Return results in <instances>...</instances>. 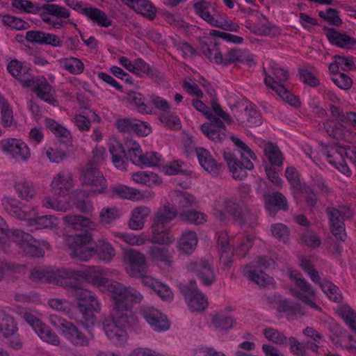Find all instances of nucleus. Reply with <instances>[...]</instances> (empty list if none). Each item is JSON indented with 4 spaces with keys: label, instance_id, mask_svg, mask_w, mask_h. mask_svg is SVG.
I'll return each mask as SVG.
<instances>
[{
    "label": "nucleus",
    "instance_id": "f257e3e1",
    "mask_svg": "<svg viewBox=\"0 0 356 356\" xmlns=\"http://www.w3.org/2000/svg\"><path fill=\"white\" fill-rule=\"evenodd\" d=\"M83 277L102 291L111 293L114 300L111 317L120 327L125 330H136L138 327V320L131 309V304L141 302L143 296L139 291L133 287H126L120 282L110 280L101 272L87 273Z\"/></svg>",
    "mask_w": 356,
    "mask_h": 356
},
{
    "label": "nucleus",
    "instance_id": "f03ea898",
    "mask_svg": "<svg viewBox=\"0 0 356 356\" xmlns=\"http://www.w3.org/2000/svg\"><path fill=\"white\" fill-rule=\"evenodd\" d=\"M101 272L107 277L106 273L102 270L95 268H84L81 270H68L67 268H33L29 277L33 282L56 283L65 287L75 290V296L81 301L77 305H83L96 313L101 311V303L97 296L92 291L83 289L80 286L81 282H86L95 286L83 277L87 273Z\"/></svg>",
    "mask_w": 356,
    "mask_h": 356
},
{
    "label": "nucleus",
    "instance_id": "7ed1b4c3",
    "mask_svg": "<svg viewBox=\"0 0 356 356\" xmlns=\"http://www.w3.org/2000/svg\"><path fill=\"white\" fill-rule=\"evenodd\" d=\"M214 217L220 221H226L229 217L239 225L250 224L254 216L246 206L241 207L236 202L227 197H220L213 206Z\"/></svg>",
    "mask_w": 356,
    "mask_h": 356
},
{
    "label": "nucleus",
    "instance_id": "20e7f679",
    "mask_svg": "<svg viewBox=\"0 0 356 356\" xmlns=\"http://www.w3.org/2000/svg\"><path fill=\"white\" fill-rule=\"evenodd\" d=\"M266 76L264 83L267 87L273 90L282 100L293 106H298L300 104L298 98L293 95L286 86V83L289 79V73L287 70L275 65L270 70V74H266L264 70Z\"/></svg>",
    "mask_w": 356,
    "mask_h": 356
},
{
    "label": "nucleus",
    "instance_id": "39448f33",
    "mask_svg": "<svg viewBox=\"0 0 356 356\" xmlns=\"http://www.w3.org/2000/svg\"><path fill=\"white\" fill-rule=\"evenodd\" d=\"M212 106L213 117L209 119L210 122L203 124L200 129L209 140L218 143L227 138L226 124H231L232 120L216 101H212Z\"/></svg>",
    "mask_w": 356,
    "mask_h": 356
},
{
    "label": "nucleus",
    "instance_id": "423d86ee",
    "mask_svg": "<svg viewBox=\"0 0 356 356\" xmlns=\"http://www.w3.org/2000/svg\"><path fill=\"white\" fill-rule=\"evenodd\" d=\"M93 236L89 232L67 236L65 243L71 250V257L81 261H88L94 256V250L86 246L92 242Z\"/></svg>",
    "mask_w": 356,
    "mask_h": 356
},
{
    "label": "nucleus",
    "instance_id": "0eeeda50",
    "mask_svg": "<svg viewBox=\"0 0 356 356\" xmlns=\"http://www.w3.org/2000/svg\"><path fill=\"white\" fill-rule=\"evenodd\" d=\"M289 276L290 280L293 282L296 286V288H291L290 289L291 295L310 308L321 312V308L316 305L314 301L316 292L311 284L296 270L291 271Z\"/></svg>",
    "mask_w": 356,
    "mask_h": 356
},
{
    "label": "nucleus",
    "instance_id": "6e6552de",
    "mask_svg": "<svg viewBox=\"0 0 356 356\" xmlns=\"http://www.w3.org/2000/svg\"><path fill=\"white\" fill-rule=\"evenodd\" d=\"M70 15V11L66 8L51 3L43 6L40 17L48 26V29H60L65 27L68 22L66 19L69 18Z\"/></svg>",
    "mask_w": 356,
    "mask_h": 356
},
{
    "label": "nucleus",
    "instance_id": "1a4fd4ad",
    "mask_svg": "<svg viewBox=\"0 0 356 356\" xmlns=\"http://www.w3.org/2000/svg\"><path fill=\"white\" fill-rule=\"evenodd\" d=\"M178 286L191 311L202 312L207 308V298L199 291L195 280H191L189 283H179Z\"/></svg>",
    "mask_w": 356,
    "mask_h": 356
},
{
    "label": "nucleus",
    "instance_id": "9d476101",
    "mask_svg": "<svg viewBox=\"0 0 356 356\" xmlns=\"http://www.w3.org/2000/svg\"><path fill=\"white\" fill-rule=\"evenodd\" d=\"M0 151L9 158L26 162L31 158V150L20 138H8L0 140Z\"/></svg>",
    "mask_w": 356,
    "mask_h": 356
},
{
    "label": "nucleus",
    "instance_id": "9b49d317",
    "mask_svg": "<svg viewBox=\"0 0 356 356\" xmlns=\"http://www.w3.org/2000/svg\"><path fill=\"white\" fill-rule=\"evenodd\" d=\"M245 26L257 35L275 37L281 33L278 26L268 22L258 11L248 17L245 22Z\"/></svg>",
    "mask_w": 356,
    "mask_h": 356
},
{
    "label": "nucleus",
    "instance_id": "f8f14e48",
    "mask_svg": "<svg viewBox=\"0 0 356 356\" xmlns=\"http://www.w3.org/2000/svg\"><path fill=\"white\" fill-rule=\"evenodd\" d=\"M223 159L232 178L236 180L245 179L248 175V171L254 168L250 157H241L242 160H240L234 154L224 152Z\"/></svg>",
    "mask_w": 356,
    "mask_h": 356
},
{
    "label": "nucleus",
    "instance_id": "ddd939ff",
    "mask_svg": "<svg viewBox=\"0 0 356 356\" xmlns=\"http://www.w3.org/2000/svg\"><path fill=\"white\" fill-rule=\"evenodd\" d=\"M80 180L83 185L91 187L95 192H106V179L99 168L90 163L81 169Z\"/></svg>",
    "mask_w": 356,
    "mask_h": 356
},
{
    "label": "nucleus",
    "instance_id": "4468645a",
    "mask_svg": "<svg viewBox=\"0 0 356 356\" xmlns=\"http://www.w3.org/2000/svg\"><path fill=\"white\" fill-rule=\"evenodd\" d=\"M22 317L23 319L32 327L42 340L54 346L60 345L58 336L40 318L31 313L26 312L24 313Z\"/></svg>",
    "mask_w": 356,
    "mask_h": 356
},
{
    "label": "nucleus",
    "instance_id": "2eb2a0df",
    "mask_svg": "<svg viewBox=\"0 0 356 356\" xmlns=\"http://www.w3.org/2000/svg\"><path fill=\"white\" fill-rule=\"evenodd\" d=\"M24 88H31L38 97L51 104L56 105V91L44 76L35 78L33 76Z\"/></svg>",
    "mask_w": 356,
    "mask_h": 356
},
{
    "label": "nucleus",
    "instance_id": "dca6fc26",
    "mask_svg": "<svg viewBox=\"0 0 356 356\" xmlns=\"http://www.w3.org/2000/svg\"><path fill=\"white\" fill-rule=\"evenodd\" d=\"M74 184L72 172L68 169H63L53 176L50 188L52 193L63 197L70 193Z\"/></svg>",
    "mask_w": 356,
    "mask_h": 356
},
{
    "label": "nucleus",
    "instance_id": "f3484780",
    "mask_svg": "<svg viewBox=\"0 0 356 356\" xmlns=\"http://www.w3.org/2000/svg\"><path fill=\"white\" fill-rule=\"evenodd\" d=\"M195 153L202 168L211 176L217 177L222 172V164L216 161L209 150L203 147H196Z\"/></svg>",
    "mask_w": 356,
    "mask_h": 356
},
{
    "label": "nucleus",
    "instance_id": "a211bd4d",
    "mask_svg": "<svg viewBox=\"0 0 356 356\" xmlns=\"http://www.w3.org/2000/svg\"><path fill=\"white\" fill-rule=\"evenodd\" d=\"M141 314L155 331H165L170 327V323L166 317L152 307H143Z\"/></svg>",
    "mask_w": 356,
    "mask_h": 356
},
{
    "label": "nucleus",
    "instance_id": "6ab92c4d",
    "mask_svg": "<svg viewBox=\"0 0 356 356\" xmlns=\"http://www.w3.org/2000/svg\"><path fill=\"white\" fill-rule=\"evenodd\" d=\"M285 177L289 182L292 195L297 202H300V193L312 192V187L306 184H302L300 175L294 167H288L285 170Z\"/></svg>",
    "mask_w": 356,
    "mask_h": 356
},
{
    "label": "nucleus",
    "instance_id": "aec40b11",
    "mask_svg": "<svg viewBox=\"0 0 356 356\" xmlns=\"http://www.w3.org/2000/svg\"><path fill=\"white\" fill-rule=\"evenodd\" d=\"M131 161L138 166H157L161 161V155L155 152L144 153L141 147L128 153Z\"/></svg>",
    "mask_w": 356,
    "mask_h": 356
},
{
    "label": "nucleus",
    "instance_id": "412c9836",
    "mask_svg": "<svg viewBox=\"0 0 356 356\" xmlns=\"http://www.w3.org/2000/svg\"><path fill=\"white\" fill-rule=\"evenodd\" d=\"M105 193H107L109 196L113 197L131 201H140L145 198V195L140 191L120 184L111 185L108 191Z\"/></svg>",
    "mask_w": 356,
    "mask_h": 356
},
{
    "label": "nucleus",
    "instance_id": "4be33fe9",
    "mask_svg": "<svg viewBox=\"0 0 356 356\" xmlns=\"http://www.w3.org/2000/svg\"><path fill=\"white\" fill-rule=\"evenodd\" d=\"M237 121L248 127H257L261 124V117L254 105L248 104L245 107L235 113Z\"/></svg>",
    "mask_w": 356,
    "mask_h": 356
},
{
    "label": "nucleus",
    "instance_id": "5701e85b",
    "mask_svg": "<svg viewBox=\"0 0 356 356\" xmlns=\"http://www.w3.org/2000/svg\"><path fill=\"white\" fill-rule=\"evenodd\" d=\"M235 63H241L250 67L256 64L254 56L248 50L232 49L225 54L222 65H228Z\"/></svg>",
    "mask_w": 356,
    "mask_h": 356
},
{
    "label": "nucleus",
    "instance_id": "b1692460",
    "mask_svg": "<svg viewBox=\"0 0 356 356\" xmlns=\"http://www.w3.org/2000/svg\"><path fill=\"white\" fill-rule=\"evenodd\" d=\"M103 329L108 339L116 345H122L127 341V334L124 327L111 319H106L103 322Z\"/></svg>",
    "mask_w": 356,
    "mask_h": 356
},
{
    "label": "nucleus",
    "instance_id": "393cba45",
    "mask_svg": "<svg viewBox=\"0 0 356 356\" xmlns=\"http://www.w3.org/2000/svg\"><path fill=\"white\" fill-rule=\"evenodd\" d=\"M63 220L67 226L75 230L86 229L96 231L99 227L98 222L81 215H66L63 218Z\"/></svg>",
    "mask_w": 356,
    "mask_h": 356
},
{
    "label": "nucleus",
    "instance_id": "a878e982",
    "mask_svg": "<svg viewBox=\"0 0 356 356\" xmlns=\"http://www.w3.org/2000/svg\"><path fill=\"white\" fill-rule=\"evenodd\" d=\"M7 70L12 76L19 81L23 87L26 86L33 76L31 69L16 59L8 63Z\"/></svg>",
    "mask_w": 356,
    "mask_h": 356
},
{
    "label": "nucleus",
    "instance_id": "bb28decb",
    "mask_svg": "<svg viewBox=\"0 0 356 356\" xmlns=\"http://www.w3.org/2000/svg\"><path fill=\"white\" fill-rule=\"evenodd\" d=\"M326 213L329 218L330 227L332 233L341 241L346 237L344 223L341 211L334 207H328Z\"/></svg>",
    "mask_w": 356,
    "mask_h": 356
},
{
    "label": "nucleus",
    "instance_id": "cd10ccee",
    "mask_svg": "<svg viewBox=\"0 0 356 356\" xmlns=\"http://www.w3.org/2000/svg\"><path fill=\"white\" fill-rule=\"evenodd\" d=\"M72 344L77 346H88L90 342L93 340L94 334L90 331H88L86 334L74 325L72 323L63 334Z\"/></svg>",
    "mask_w": 356,
    "mask_h": 356
},
{
    "label": "nucleus",
    "instance_id": "c85d7f7f",
    "mask_svg": "<svg viewBox=\"0 0 356 356\" xmlns=\"http://www.w3.org/2000/svg\"><path fill=\"white\" fill-rule=\"evenodd\" d=\"M200 50L211 62L223 64L224 56L222 55L217 42L213 39L207 38L202 40Z\"/></svg>",
    "mask_w": 356,
    "mask_h": 356
},
{
    "label": "nucleus",
    "instance_id": "c756f323",
    "mask_svg": "<svg viewBox=\"0 0 356 356\" xmlns=\"http://www.w3.org/2000/svg\"><path fill=\"white\" fill-rule=\"evenodd\" d=\"M195 13L212 26L218 25V17L212 14L211 10L215 12L216 9L211 2L206 0H200L194 3Z\"/></svg>",
    "mask_w": 356,
    "mask_h": 356
},
{
    "label": "nucleus",
    "instance_id": "7c9ffc66",
    "mask_svg": "<svg viewBox=\"0 0 356 356\" xmlns=\"http://www.w3.org/2000/svg\"><path fill=\"white\" fill-rule=\"evenodd\" d=\"M94 255L97 254L99 259L105 264L111 262L116 254V251L113 245L105 238H100L95 243Z\"/></svg>",
    "mask_w": 356,
    "mask_h": 356
},
{
    "label": "nucleus",
    "instance_id": "2f4dec72",
    "mask_svg": "<svg viewBox=\"0 0 356 356\" xmlns=\"http://www.w3.org/2000/svg\"><path fill=\"white\" fill-rule=\"evenodd\" d=\"M151 232L152 236L147 238V241L154 244H170L174 241V236L172 231L168 229L166 226L152 224Z\"/></svg>",
    "mask_w": 356,
    "mask_h": 356
},
{
    "label": "nucleus",
    "instance_id": "473e14b6",
    "mask_svg": "<svg viewBox=\"0 0 356 356\" xmlns=\"http://www.w3.org/2000/svg\"><path fill=\"white\" fill-rule=\"evenodd\" d=\"M150 212V209L145 206H139L134 208L131 211V218L128 221L129 228L135 231L142 229Z\"/></svg>",
    "mask_w": 356,
    "mask_h": 356
},
{
    "label": "nucleus",
    "instance_id": "72a5a7b5",
    "mask_svg": "<svg viewBox=\"0 0 356 356\" xmlns=\"http://www.w3.org/2000/svg\"><path fill=\"white\" fill-rule=\"evenodd\" d=\"M82 13L95 24L108 28L112 25V19L102 10L94 7H86L82 9Z\"/></svg>",
    "mask_w": 356,
    "mask_h": 356
},
{
    "label": "nucleus",
    "instance_id": "f704fd0d",
    "mask_svg": "<svg viewBox=\"0 0 356 356\" xmlns=\"http://www.w3.org/2000/svg\"><path fill=\"white\" fill-rule=\"evenodd\" d=\"M147 254L154 263H161L168 266L174 265L173 258L168 248L152 245L149 247Z\"/></svg>",
    "mask_w": 356,
    "mask_h": 356
},
{
    "label": "nucleus",
    "instance_id": "c9c22d12",
    "mask_svg": "<svg viewBox=\"0 0 356 356\" xmlns=\"http://www.w3.org/2000/svg\"><path fill=\"white\" fill-rule=\"evenodd\" d=\"M178 216L176 208L170 204H165L160 207L154 214L152 221L153 224L166 226Z\"/></svg>",
    "mask_w": 356,
    "mask_h": 356
},
{
    "label": "nucleus",
    "instance_id": "e433bc0d",
    "mask_svg": "<svg viewBox=\"0 0 356 356\" xmlns=\"http://www.w3.org/2000/svg\"><path fill=\"white\" fill-rule=\"evenodd\" d=\"M266 209L270 212H277L279 210L286 211L288 202L286 197L280 192H275L264 195Z\"/></svg>",
    "mask_w": 356,
    "mask_h": 356
},
{
    "label": "nucleus",
    "instance_id": "4c0bfd02",
    "mask_svg": "<svg viewBox=\"0 0 356 356\" xmlns=\"http://www.w3.org/2000/svg\"><path fill=\"white\" fill-rule=\"evenodd\" d=\"M58 224V219L54 216H42L35 218H31L26 220V225L30 231L53 229Z\"/></svg>",
    "mask_w": 356,
    "mask_h": 356
},
{
    "label": "nucleus",
    "instance_id": "58836bf2",
    "mask_svg": "<svg viewBox=\"0 0 356 356\" xmlns=\"http://www.w3.org/2000/svg\"><path fill=\"white\" fill-rule=\"evenodd\" d=\"M1 205L3 209L13 217L20 220L26 219V213L22 210L19 206V202L14 197H3Z\"/></svg>",
    "mask_w": 356,
    "mask_h": 356
},
{
    "label": "nucleus",
    "instance_id": "ea45409f",
    "mask_svg": "<svg viewBox=\"0 0 356 356\" xmlns=\"http://www.w3.org/2000/svg\"><path fill=\"white\" fill-rule=\"evenodd\" d=\"M277 310L280 312L284 313L286 318L290 321H293L305 314L302 307L299 303L286 300H282L280 302Z\"/></svg>",
    "mask_w": 356,
    "mask_h": 356
},
{
    "label": "nucleus",
    "instance_id": "a19ab883",
    "mask_svg": "<svg viewBox=\"0 0 356 356\" xmlns=\"http://www.w3.org/2000/svg\"><path fill=\"white\" fill-rule=\"evenodd\" d=\"M326 36L331 43L341 48H350L356 43L353 38L340 33L334 29H328Z\"/></svg>",
    "mask_w": 356,
    "mask_h": 356
},
{
    "label": "nucleus",
    "instance_id": "79ce46f5",
    "mask_svg": "<svg viewBox=\"0 0 356 356\" xmlns=\"http://www.w3.org/2000/svg\"><path fill=\"white\" fill-rule=\"evenodd\" d=\"M123 262L131 267H143L147 264V259L143 252L127 248L123 251Z\"/></svg>",
    "mask_w": 356,
    "mask_h": 356
},
{
    "label": "nucleus",
    "instance_id": "37998d69",
    "mask_svg": "<svg viewBox=\"0 0 356 356\" xmlns=\"http://www.w3.org/2000/svg\"><path fill=\"white\" fill-rule=\"evenodd\" d=\"M0 115L1 122L4 128L16 126L14 119L13 111L9 102L0 95Z\"/></svg>",
    "mask_w": 356,
    "mask_h": 356
},
{
    "label": "nucleus",
    "instance_id": "c03bdc74",
    "mask_svg": "<svg viewBox=\"0 0 356 356\" xmlns=\"http://www.w3.org/2000/svg\"><path fill=\"white\" fill-rule=\"evenodd\" d=\"M14 188L18 197L26 202L32 200L36 195L34 184L26 180L17 181L15 184Z\"/></svg>",
    "mask_w": 356,
    "mask_h": 356
},
{
    "label": "nucleus",
    "instance_id": "a18cd8bd",
    "mask_svg": "<svg viewBox=\"0 0 356 356\" xmlns=\"http://www.w3.org/2000/svg\"><path fill=\"white\" fill-rule=\"evenodd\" d=\"M126 94L128 102L139 113L148 114L152 112V108L145 102V97L141 93L129 90Z\"/></svg>",
    "mask_w": 356,
    "mask_h": 356
},
{
    "label": "nucleus",
    "instance_id": "49530a36",
    "mask_svg": "<svg viewBox=\"0 0 356 356\" xmlns=\"http://www.w3.org/2000/svg\"><path fill=\"white\" fill-rule=\"evenodd\" d=\"M197 242L196 233L193 231L188 230L182 233L178 241V247L182 252L191 253L195 250Z\"/></svg>",
    "mask_w": 356,
    "mask_h": 356
},
{
    "label": "nucleus",
    "instance_id": "de8ad7c7",
    "mask_svg": "<svg viewBox=\"0 0 356 356\" xmlns=\"http://www.w3.org/2000/svg\"><path fill=\"white\" fill-rule=\"evenodd\" d=\"M58 63L63 69L72 74L78 75L84 70V64L79 58L76 57L63 58L58 60Z\"/></svg>",
    "mask_w": 356,
    "mask_h": 356
},
{
    "label": "nucleus",
    "instance_id": "09e8293b",
    "mask_svg": "<svg viewBox=\"0 0 356 356\" xmlns=\"http://www.w3.org/2000/svg\"><path fill=\"white\" fill-rule=\"evenodd\" d=\"M112 235L115 238L119 239V241H115L116 242L123 241L131 246L143 245L147 241V238L142 234L138 235L133 233L113 232Z\"/></svg>",
    "mask_w": 356,
    "mask_h": 356
},
{
    "label": "nucleus",
    "instance_id": "8fccbe9b",
    "mask_svg": "<svg viewBox=\"0 0 356 356\" xmlns=\"http://www.w3.org/2000/svg\"><path fill=\"white\" fill-rule=\"evenodd\" d=\"M218 245L220 248V262L227 266L231 261V256L232 255V249L229 245V237L225 233H220L218 236Z\"/></svg>",
    "mask_w": 356,
    "mask_h": 356
},
{
    "label": "nucleus",
    "instance_id": "3c124183",
    "mask_svg": "<svg viewBox=\"0 0 356 356\" xmlns=\"http://www.w3.org/2000/svg\"><path fill=\"white\" fill-rule=\"evenodd\" d=\"M324 129L330 136L337 140H346L350 134L344 125L333 121L325 122Z\"/></svg>",
    "mask_w": 356,
    "mask_h": 356
},
{
    "label": "nucleus",
    "instance_id": "603ef678",
    "mask_svg": "<svg viewBox=\"0 0 356 356\" xmlns=\"http://www.w3.org/2000/svg\"><path fill=\"white\" fill-rule=\"evenodd\" d=\"M132 179L140 184L152 186L159 185L161 180L157 174L150 171H138L132 174Z\"/></svg>",
    "mask_w": 356,
    "mask_h": 356
},
{
    "label": "nucleus",
    "instance_id": "864d4df0",
    "mask_svg": "<svg viewBox=\"0 0 356 356\" xmlns=\"http://www.w3.org/2000/svg\"><path fill=\"white\" fill-rule=\"evenodd\" d=\"M265 156L271 165L280 167L283 164V155L277 145L268 143L264 147Z\"/></svg>",
    "mask_w": 356,
    "mask_h": 356
},
{
    "label": "nucleus",
    "instance_id": "5fc2aeb1",
    "mask_svg": "<svg viewBox=\"0 0 356 356\" xmlns=\"http://www.w3.org/2000/svg\"><path fill=\"white\" fill-rule=\"evenodd\" d=\"M109 151L112 156V161L115 166L122 170H126V164L124 161L125 151L122 145L116 142L110 146Z\"/></svg>",
    "mask_w": 356,
    "mask_h": 356
},
{
    "label": "nucleus",
    "instance_id": "6e6d98bb",
    "mask_svg": "<svg viewBox=\"0 0 356 356\" xmlns=\"http://www.w3.org/2000/svg\"><path fill=\"white\" fill-rule=\"evenodd\" d=\"M44 122L47 127L62 142L67 143L70 140V132L65 127L50 118H46Z\"/></svg>",
    "mask_w": 356,
    "mask_h": 356
},
{
    "label": "nucleus",
    "instance_id": "4d7b16f0",
    "mask_svg": "<svg viewBox=\"0 0 356 356\" xmlns=\"http://www.w3.org/2000/svg\"><path fill=\"white\" fill-rule=\"evenodd\" d=\"M175 203L181 209L194 207L197 206V200L193 195L181 191H177L174 194Z\"/></svg>",
    "mask_w": 356,
    "mask_h": 356
},
{
    "label": "nucleus",
    "instance_id": "13d9d810",
    "mask_svg": "<svg viewBox=\"0 0 356 356\" xmlns=\"http://www.w3.org/2000/svg\"><path fill=\"white\" fill-rule=\"evenodd\" d=\"M42 203V206L47 209H51L60 212H67L72 207L70 202L62 201L50 196L44 197Z\"/></svg>",
    "mask_w": 356,
    "mask_h": 356
},
{
    "label": "nucleus",
    "instance_id": "bf43d9fd",
    "mask_svg": "<svg viewBox=\"0 0 356 356\" xmlns=\"http://www.w3.org/2000/svg\"><path fill=\"white\" fill-rule=\"evenodd\" d=\"M131 72L139 76L146 75L150 78L156 76V71L152 69L143 59L137 58L133 62V68Z\"/></svg>",
    "mask_w": 356,
    "mask_h": 356
},
{
    "label": "nucleus",
    "instance_id": "052dcab7",
    "mask_svg": "<svg viewBox=\"0 0 356 356\" xmlns=\"http://www.w3.org/2000/svg\"><path fill=\"white\" fill-rule=\"evenodd\" d=\"M129 7L136 13L149 18L155 16L156 8L148 0H134Z\"/></svg>",
    "mask_w": 356,
    "mask_h": 356
},
{
    "label": "nucleus",
    "instance_id": "680f3d73",
    "mask_svg": "<svg viewBox=\"0 0 356 356\" xmlns=\"http://www.w3.org/2000/svg\"><path fill=\"white\" fill-rule=\"evenodd\" d=\"M17 328L14 319L5 311L0 309V332H3L6 337L15 333Z\"/></svg>",
    "mask_w": 356,
    "mask_h": 356
},
{
    "label": "nucleus",
    "instance_id": "e2e57ef3",
    "mask_svg": "<svg viewBox=\"0 0 356 356\" xmlns=\"http://www.w3.org/2000/svg\"><path fill=\"white\" fill-rule=\"evenodd\" d=\"M127 274L131 278L140 280L145 286L153 284L154 277L149 275L147 268H125Z\"/></svg>",
    "mask_w": 356,
    "mask_h": 356
},
{
    "label": "nucleus",
    "instance_id": "0e129e2a",
    "mask_svg": "<svg viewBox=\"0 0 356 356\" xmlns=\"http://www.w3.org/2000/svg\"><path fill=\"white\" fill-rule=\"evenodd\" d=\"M181 221L194 225H200L207 220L205 213L197 211H186L181 213L179 216Z\"/></svg>",
    "mask_w": 356,
    "mask_h": 356
},
{
    "label": "nucleus",
    "instance_id": "69168bd1",
    "mask_svg": "<svg viewBox=\"0 0 356 356\" xmlns=\"http://www.w3.org/2000/svg\"><path fill=\"white\" fill-rule=\"evenodd\" d=\"M244 276L249 280L264 286L271 282L272 277L261 269L248 270L243 273Z\"/></svg>",
    "mask_w": 356,
    "mask_h": 356
},
{
    "label": "nucleus",
    "instance_id": "338daca9",
    "mask_svg": "<svg viewBox=\"0 0 356 356\" xmlns=\"http://www.w3.org/2000/svg\"><path fill=\"white\" fill-rule=\"evenodd\" d=\"M8 237H10V238L22 250L27 244H29L30 241H33V238L31 234L19 229L10 230Z\"/></svg>",
    "mask_w": 356,
    "mask_h": 356
},
{
    "label": "nucleus",
    "instance_id": "774afa93",
    "mask_svg": "<svg viewBox=\"0 0 356 356\" xmlns=\"http://www.w3.org/2000/svg\"><path fill=\"white\" fill-rule=\"evenodd\" d=\"M234 320L232 317L223 313H217L211 318L212 325L219 330H229L234 325Z\"/></svg>",
    "mask_w": 356,
    "mask_h": 356
}]
</instances>
